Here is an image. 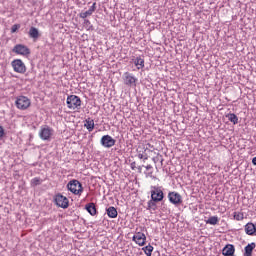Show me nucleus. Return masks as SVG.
I'll list each match as a JSON object with an SVG mask.
<instances>
[{"label":"nucleus","mask_w":256,"mask_h":256,"mask_svg":"<svg viewBox=\"0 0 256 256\" xmlns=\"http://www.w3.org/2000/svg\"><path fill=\"white\" fill-rule=\"evenodd\" d=\"M15 105L20 111H26L31 107V99L27 96H18L15 100Z\"/></svg>","instance_id":"1"},{"label":"nucleus","mask_w":256,"mask_h":256,"mask_svg":"<svg viewBox=\"0 0 256 256\" xmlns=\"http://www.w3.org/2000/svg\"><path fill=\"white\" fill-rule=\"evenodd\" d=\"M67 189L74 195H81L83 193V184L79 180H71L67 184Z\"/></svg>","instance_id":"2"},{"label":"nucleus","mask_w":256,"mask_h":256,"mask_svg":"<svg viewBox=\"0 0 256 256\" xmlns=\"http://www.w3.org/2000/svg\"><path fill=\"white\" fill-rule=\"evenodd\" d=\"M66 105L68 109H81V98L77 95H70L67 97Z\"/></svg>","instance_id":"3"},{"label":"nucleus","mask_w":256,"mask_h":256,"mask_svg":"<svg viewBox=\"0 0 256 256\" xmlns=\"http://www.w3.org/2000/svg\"><path fill=\"white\" fill-rule=\"evenodd\" d=\"M53 133H55L53 128L47 125L41 126L39 131V137L42 141H51V137H53Z\"/></svg>","instance_id":"4"},{"label":"nucleus","mask_w":256,"mask_h":256,"mask_svg":"<svg viewBox=\"0 0 256 256\" xmlns=\"http://www.w3.org/2000/svg\"><path fill=\"white\" fill-rule=\"evenodd\" d=\"M165 198V194L163 193V188L159 186H151V199L153 201L161 202Z\"/></svg>","instance_id":"5"},{"label":"nucleus","mask_w":256,"mask_h":256,"mask_svg":"<svg viewBox=\"0 0 256 256\" xmlns=\"http://www.w3.org/2000/svg\"><path fill=\"white\" fill-rule=\"evenodd\" d=\"M12 68L15 73H21L22 75L27 72V67L21 59H15L11 62Z\"/></svg>","instance_id":"6"},{"label":"nucleus","mask_w":256,"mask_h":256,"mask_svg":"<svg viewBox=\"0 0 256 256\" xmlns=\"http://www.w3.org/2000/svg\"><path fill=\"white\" fill-rule=\"evenodd\" d=\"M13 53H16V55H22L23 57H27V55H31V50L29 47L23 44H16L13 49Z\"/></svg>","instance_id":"7"},{"label":"nucleus","mask_w":256,"mask_h":256,"mask_svg":"<svg viewBox=\"0 0 256 256\" xmlns=\"http://www.w3.org/2000/svg\"><path fill=\"white\" fill-rule=\"evenodd\" d=\"M123 81L127 87H137V77L129 72L123 74Z\"/></svg>","instance_id":"8"},{"label":"nucleus","mask_w":256,"mask_h":256,"mask_svg":"<svg viewBox=\"0 0 256 256\" xmlns=\"http://www.w3.org/2000/svg\"><path fill=\"white\" fill-rule=\"evenodd\" d=\"M100 143L102 147H105L106 149H111V147H114L115 143H117L116 139H113L110 135H104L102 136Z\"/></svg>","instance_id":"9"},{"label":"nucleus","mask_w":256,"mask_h":256,"mask_svg":"<svg viewBox=\"0 0 256 256\" xmlns=\"http://www.w3.org/2000/svg\"><path fill=\"white\" fill-rule=\"evenodd\" d=\"M55 203L62 209H67V207H69V199H67V197L63 196L62 194L55 196Z\"/></svg>","instance_id":"10"},{"label":"nucleus","mask_w":256,"mask_h":256,"mask_svg":"<svg viewBox=\"0 0 256 256\" xmlns=\"http://www.w3.org/2000/svg\"><path fill=\"white\" fill-rule=\"evenodd\" d=\"M168 199H169L170 203H172V205H181V203H183L181 194H179L177 192H169Z\"/></svg>","instance_id":"11"},{"label":"nucleus","mask_w":256,"mask_h":256,"mask_svg":"<svg viewBox=\"0 0 256 256\" xmlns=\"http://www.w3.org/2000/svg\"><path fill=\"white\" fill-rule=\"evenodd\" d=\"M132 240L140 247H143V245H145V241H147V236H145L143 232H138L133 236Z\"/></svg>","instance_id":"12"},{"label":"nucleus","mask_w":256,"mask_h":256,"mask_svg":"<svg viewBox=\"0 0 256 256\" xmlns=\"http://www.w3.org/2000/svg\"><path fill=\"white\" fill-rule=\"evenodd\" d=\"M96 9H97V3L94 2L87 11L80 13V18L87 19V17H90V15H93V13H95Z\"/></svg>","instance_id":"13"},{"label":"nucleus","mask_w":256,"mask_h":256,"mask_svg":"<svg viewBox=\"0 0 256 256\" xmlns=\"http://www.w3.org/2000/svg\"><path fill=\"white\" fill-rule=\"evenodd\" d=\"M222 254L224 256H235V246L233 244L226 245L222 250Z\"/></svg>","instance_id":"14"},{"label":"nucleus","mask_w":256,"mask_h":256,"mask_svg":"<svg viewBox=\"0 0 256 256\" xmlns=\"http://www.w3.org/2000/svg\"><path fill=\"white\" fill-rule=\"evenodd\" d=\"M28 35L30 39H33V41H37V39L41 37V34H39V29H37L36 27H31L29 29Z\"/></svg>","instance_id":"15"},{"label":"nucleus","mask_w":256,"mask_h":256,"mask_svg":"<svg viewBox=\"0 0 256 256\" xmlns=\"http://www.w3.org/2000/svg\"><path fill=\"white\" fill-rule=\"evenodd\" d=\"M246 235H255L256 232V224L249 222L245 226Z\"/></svg>","instance_id":"16"},{"label":"nucleus","mask_w":256,"mask_h":256,"mask_svg":"<svg viewBox=\"0 0 256 256\" xmlns=\"http://www.w3.org/2000/svg\"><path fill=\"white\" fill-rule=\"evenodd\" d=\"M85 209L92 217L97 215V207L95 206V203L91 202L86 204Z\"/></svg>","instance_id":"17"},{"label":"nucleus","mask_w":256,"mask_h":256,"mask_svg":"<svg viewBox=\"0 0 256 256\" xmlns=\"http://www.w3.org/2000/svg\"><path fill=\"white\" fill-rule=\"evenodd\" d=\"M106 213L110 219H117L118 212L116 207H113V206L108 207L106 209Z\"/></svg>","instance_id":"18"},{"label":"nucleus","mask_w":256,"mask_h":256,"mask_svg":"<svg viewBox=\"0 0 256 256\" xmlns=\"http://www.w3.org/2000/svg\"><path fill=\"white\" fill-rule=\"evenodd\" d=\"M84 127L91 133L95 129V121L91 118L85 120Z\"/></svg>","instance_id":"19"},{"label":"nucleus","mask_w":256,"mask_h":256,"mask_svg":"<svg viewBox=\"0 0 256 256\" xmlns=\"http://www.w3.org/2000/svg\"><path fill=\"white\" fill-rule=\"evenodd\" d=\"M255 247H256L255 242H252V243L248 244L247 246H245L244 256H252L253 255V249H255Z\"/></svg>","instance_id":"20"},{"label":"nucleus","mask_w":256,"mask_h":256,"mask_svg":"<svg viewBox=\"0 0 256 256\" xmlns=\"http://www.w3.org/2000/svg\"><path fill=\"white\" fill-rule=\"evenodd\" d=\"M133 63L135 65V67H137V69H143V67H145V60L141 57H136L133 60Z\"/></svg>","instance_id":"21"},{"label":"nucleus","mask_w":256,"mask_h":256,"mask_svg":"<svg viewBox=\"0 0 256 256\" xmlns=\"http://www.w3.org/2000/svg\"><path fill=\"white\" fill-rule=\"evenodd\" d=\"M226 117L230 123H233V125H237V123H239V117H237L234 113H229L226 115Z\"/></svg>","instance_id":"22"},{"label":"nucleus","mask_w":256,"mask_h":256,"mask_svg":"<svg viewBox=\"0 0 256 256\" xmlns=\"http://www.w3.org/2000/svg\"><path fill=\"white\" fill-rule=\"evenodd\" d=\"M157 203H159L158 201H154L152 198L151 200L148 201V206L147 209L149 211H155L157 209Z\"/></svg>","instance_id":"23"},{"label":"nucleus","mask_w":256,"mask_h":256,"mask_svg":"<svg viewBox=\"0 0 256 256\" xmlns=\"http://www.w3.org/2000/svg\"><path fill=\"white\" fill-rule=\"evenodd\" d=\"M219 223L218 216H211L206 220L207 225H217Z\"/></svg>","instance_id":"24"},{"label":"nucleus","mask_w":256,"mask_h":256,"mask_svg":"<svg viewBox=\"0 0 256 256\" xmlns=\"http://www.w3.org/2000/svg\"><path fill=\"white\" fill-rule=\"evenodd\" d=\"M43 183V180L39 177H35L30 181L31 187H37L38 185H41Z\"/></svg>","instance_id":"25"},{"label":"nucleus","mask_w":256,"mask_h":256,"mask_svg":"<svg viewBox=\"0 0 256 256\" xmlns=\"http://www.w3.org/2000/svg\"><path fill=\"white\" fill-rule=\"evenodd\" d=\"M142 251H144L145 255L146 256H151L153 255V246H151L150 244L143 247L142 248Z\"/></svg>","instance_id":"26"},{"label":"nucleus","mask_w":256,"mask_h":256,"mask_svg":"<svg viewBox=\"0 0 256 256\" xmlns=\"http://www.w3.org/2000/svg\"><path fill=\"white\" fill-rule=\"evenodd\" d=\"M146 171L148 172H145V175L146 177H153V166L151 164H148L147 166H144Z\"/></svg>","instance_id":"27"},{"label":"nucleus","mask_w":256,"mask_h":256,"mask_svg":"<svg viewBox=\"0 0 256 256\" xmlns=\"http://www.w3.org/2000/svg\"><path fill=\"white\" fill-rule=\"evenodd\" d=\"M233 215L236 221H243L244 219V215L241 212H234Z\"/></svg>","instance_id":"28"},{"label":"nucleus","mask_w":256,"mask_h":256,"mask_svg":"<svg viewBox=\"0 0 256 256\" xmlns=\"http://www.w3.org/2000/svg\"><path fill=\"white\" fill-rule=\"evenodd\" d=\"M21 27V25L19 24H14L12 27H11V33H17V30Z\"/></svg>","instance_id":"29"},{"label":"nucleus","mask_w":256,"mask_h":256,"mask_svg":"<svg viewBox=\"0 0 256 256\" xmlns=\"http://www.w3.org/2000/svg\"><path fill=\"white\" fill-rule=\"evenodd\" d=\"M4 135H5V129H3V126H0V140L3 139Z\"/></svg>","instance_id":"30"},{"label":"nucleus","mask_w":256,"mask_h":256,"mask_svg":"<svg viewBox=\"0 0 256 256\" xmlns=\"http://www.w3.org/2000/svg\"><path fill=\"white\" fill-rule=\"evenodd\" d=\"M142 159H143V163H145V161H147V159H149V156L147 154H145Z\"/></svg>","instance_id":"31"},{"label":"nucleus","mask_w":256,"mask_h":256,"mask_svg":"<svg viewBox=\"0 0 256 256\" xmlns=\"http://www.w3.org/2000/svg\"><path fill=\"white\" fill-rule=\"evenodd\" d=\"M131 169L135 170V167H136V163L135 162H132L131 165H130Z\"/></svg>","instance_id":"32"},{"label":"nucleus","mask_w":256,"mask_h":256,"mask_svg":"<svg viewBox=\"0 0 256 256\" xmlns=\"http://www.w3.org/2000/svg\"><path fill=\"white\" fill-rule=\"evenodd\" d=\"M143 167H145V165H142V166H138V167H137V169H138L139 173H141V171H142Z\"/></svg>","instance_id":"33"},{"label":"nucleus","mask_w":256,"mask_h":256,"mask_svg":"<svg viewBox=\"0 0 256 256\" xmlns=\"http://www.w3.org/2000/svg\"><path fill=\"white\" fill-rule=\"evenodd\" d=\"M145 157V155H143V154H138V159H143Z\"/></svg>","instance_id":"34"},{"label":"nucleus","mask_w":256,"mask_h":256,"mask_svg":"<svg viewBox=\"0 0 256 256\" xmlns=\"http://www.w3.org/2000/svg\"><path fill=\"white\" fill-rule=\"evenodd\" d=\"M252 165L256 166V156L252 159Z\"/></svg>","instance_id":"35"},{"label":"nucleus","mask_w":256,"mask_h":256,"mask_svg":"<svg viewBox=\"0 0 256 256\" xmlns=\"http://www.w3.org/2000/svg\"><path fill=\"white\" fill-rule=\"evenodd\" d=\"M84 23H85L86 25H91V21H89V20H85Z\"/></svg>","instance_id":"36"},{"label":"nucleus","mask_w":256,"mask_h":256,"mask_svg":"<svg viewBox=\"0 0 256 256\" xmlns=\"http://www.w3.org/2000/svg\"><path fill=\"white\" fill-rule=\"evenodd\" d=\"M255 235H256V231H255Z\"/></svg>","instance_id":"37"}]
</instances>
